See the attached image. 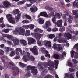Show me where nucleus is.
<instances>
[{"instance_id":"obj_19","label":"nucleus","mask_w":78,"mask_h":78,"mask_svg":"<svg viewBox=\"0 0 78 78\" xmlns=\"http://www.w3.org/2000/svg\"><path fill=\"white\" fill-rule=\"evenodd\" d=\"M27 2L28 1H29V2H30V4H27V7H30V6H31L32 5V4H33V3H36V0H26Z\"/></svg>"},{"instance_id":"obj_12","label":"nucleus","mask_w":78,"mask_h":78,"mask_svg":"<svg viewBox=\"0 0 78 78\" xmlns=\"http://www.w3.org/2000/svg\"><path fill=\"white\" fill-rule=\"evenodd\" d=\"M3 5L6 8H9V7L11 6V3L8 1H4L3 2Z\"/></svg>"},{"instance_id":"obj_32","label":"nucleus","mask_w":78,"mask_h":78,"mask_svg":"<svg viewBox=\"0 0 78 78\" xmlns=\"http://www.w3.org/2000/svg\"><path fill=\"white\" fill-rule=\"evenodd\" d=\"M25 36H28L30 35V31L28 30H26L25 33Z\"/></svg>"},{"instance_id":"obj_49","label":"nucleus","mask_w":78,"mask_h":78,"mask_svg":"<svg viewBox=\"0 0 78 78\" xmlns=\"http://www.w3.org/2000/svg\"><path fill=\"white\" fill-rule=\"evenodd\" d=\"M72 13H73V15L74 16L78 14V13H77V11L74 10H72Z\"/></svg>"},{"instance_id":"obj_27","label":"nucleus","mask_w":78,"mask_h":78,"mask_svg":"<svg viewBox=\"0 0 78 78\" xmlns=\"http://www.w3.org/2000/svg\"><path fill=\"white\" fill-rule=\"evenodd\" d=\"M68 21L69 23H71L72 22V20H73V17L71 15L69 16V18L68 19Z\"/></svg>"},{"instance_id":"obj_30","label":"nucleus","mask_w":78,"mask_h":78,"mask_svg":"<svg viewBox=\"0 0 78 78\" xmlns=\"http://www.w3.org/2000/svg\"><path fill=\"white\" fill-rule=\"evenodd\" d=\"M5 51L6 54H9V47L5 46Z\"/></svg>"},{"instance_id":"obj_7","label":"nucleus","mask_w":78,"mask_h":78,"mask_svg":"<svg viewBox=\"0 0 78 78\" xmlns=\"http://www.w3.org/2000/svg\"><path fill=\"white\" fill-rule=\"evenodd\" d=\"M54 14L53 12H51L49 14L48 16H49V17H51V16L54 17V16L57 19H60L61 18V15L59 13H55L54 15Z\"/></svg>"},{"instance_id":"obj_40","label":"nucleus","mask_w":78,"mask_h":78,"mask_svg":"<svg viewBox=\"0 0 78 78\" xmlns=\"http://www.w3.org/2000/svg\"><path fill=\"white\" fill-rule=\"evenodd\" d=\"M16 53H15V51H11L10 52V54L9 55L11 57H12V56H14V55H15Z\"/></svg>"},{"instance_id":"obj_20","label":"nucleus","mask_w":78,"mask_h":78,"mask_svg":"<svg viewBox=\"0 0 78 78\" xmlns=\"http://www.w3.org/2000/svg\"><path fill=\"white\" fill-rule=\"evenodd\" d=\"M56 23L58 27H62V20H58Z\"/></svg>"},{"instance_id":"obj_17","label":"nucleus","mask_w":78,"mask_h":78,"mask_svg":"<svg viewBox=\"0 0 78 78\" xmlns=\"http://www.w3.org/2000/svg\"><path fill=\"white\" fill-rule=\"evenodd\" d=\"M16 52H18V51H19V52H20L21 55H25L26 54V53H25V52L24 51H23V53L22 49H21L20 48H16Z\"/></svg>"},{"instance_id":"obj_8","label":"nucleus","mask_w":78,"mask_h":78,"mask_svg":"<svg viewBox=\"0 0 78 78\" xmlns=\"http://www.w3.org/2000/svg\"><path fill=\"white\" fill-rule=\"evenodd\" d=\"M53 48L56 51H61L62 49V47L60 44H56V43H54L53 44Z\"/></svg>"},{"instance_id":"obj_59","label":"nucleus","mask_w":78,"mask_h":78,"mask_svg":"<svg viewBox=\"0 0 78 78\" xmlns=\"http://www.w3.org/2000/svg\"><path fill=\"white\" fill-rule=\"evenodd\" d=\"M44 67L45 69H47L48 68V66H47V63H44Z\"/></svg>"},{"instance_id":"obj_2","label":"nucleus","mask_w":78,"mask_h":78,"mask_svg":"<svg viewBox=\"0 0 78 78\" xmlns=\"http://www.w3.org/2000/svg\"><path fill=\"white\" fill-rule=\"evenodd\" d=\"M27 70H32L31 72L33 73V75H37L38 73L37 70L36 69V67L34 66H31V65H29L27 67Z\"/></svg>"},{"instance_id":"obj_50","label":"nucleus","mask_w":78,"mask_h":78,"mask_svg":"<svg viewBox=\"0 0 78 78\" xmlns=\"http://www.w3.org/2000/svg\"><path fill=\"white\" fill-rule=\"evenodd\" d=\"M58 42H60V43H61L63 42H64L65 43L66 42V40H65L58 39Z\"/></svg>"},{"instance_id":"obj_58","label":"nucleus","mask_w":78,"mask_h":78,"mask_svg":"<svg viewBox=\"0 0 78 78\" xmlns=\"http://www.w3.org/2000/svg\"><path fill=\"white\" fill-rule=\"evenodd\" d=\"M4 51L2 49H0V55H3L4 53Z\"/></svg>"},{"instance_id":"obj_23","label":"nucleus","mask_w":78,"mask_h":78,"mask_svg":"<svg viewBox=\"0 0 78 78\" xmlns=\"http://www.w3.org/2000/svg\"><path fill=\"white\" fill-rule=\"evenodd\" d=\"M26 54L25 55H21L22 56H23V60L24 61H25V62H27L28 60H29V59H28V58L27 57V55H26Z\"/></svg>"},{"instance_id":"obj_55","label":"nucleus","mask_w":78,"mask_h":78,"mask_svg":"<svg viewBox=\"0 0 78 78\" xmlns=\"http://www.w3.org/2000/svg\"><path fill=\"white\" fill-rule=\"evenodd\" d=\"M29 58V59L31 61H34V57L32 56H30Z\"/></svg>"},{"instance_id":"obj_52","label":"nucleus","mask_w":78,"mask_h":78,"mask_svg":"<svg viewBox=\"0 0 78 78\" xmlns=\"http://www.w3.org/2000/svg\"><path fill=\"white\" fill-rule=\"evenodd\" d=\"M22 27L23 28H25V29H28V28H29V25H23L22 26Z\"/></svg>"},{"instance_id":"obj_9","label":"nucleus","mask_w":78,"mask_h":78,"mask_svg":"<svg viewBox=\"0 0 78 78\" xmlns=\"http://www.w3.org/2000/svg\"><path fill=\"white\" fill-rule=\"evenodd\" d=\"M15 31H16V32H19L20 34H21V35H25V30L23 29L22 27H20L19 28L18 30L16 29Z\"/></svg>"},{"instance_id":"obj_38","label":"nucleus","mask_w":78,"mask_h":78,"mask_svg":"<svg viewBox=\"0 0 78 78\" xmlns=\"http://www.w3.org/2000/svg\"><path fill=\"white\" fill-rule=\"evenodd\" d=\"M25 2V1L23 0L22 1H20L18 3L17 5H23L24 4Z\"/></svg>"},{"instance_id":"obj_63","label":"nucleus","mask_w":78,"mask_h":78,"mask_svg":"<svg viewBox=\"0 0 78 78\" xmlns=\"http://www.w3.org/2000/svg\"><path fill=\"white\" fill-rule=\"evenodd\" d=\"M27 55V57L28 58H29L31 56H30V54L29 53V52H27L26 53Z\"/></svg>"},{"instance_id":"obj_16","label":"nucleus","mask_w":78,"mask_h":78,"mask_svg":"<svg viewBox=\"0 0 78 78\" xmlns=\"http://www.w3.org/2000/svg\"><path fill=\"white\" fill-rule=\"evenodd\" d=\"M30 50L31 51L34 55H37L38 54V52H37V49L36 48H30Z\"/></svg>"},{"instance_id":"obj_21","label":"nucleus","mask_w":78,"mask_h":78,"mask_svg":"<svg viewBox=\"0 0 78 78\" xmlns=\"http://www.w3.org/2000/svg\"><path fill=\"white\" fill-rule=\"evenodd\" d=\"M40 16H43L44 17H48V15L46 12H40Z\"/></svg>"},{"instance_id":"obj_41","label":"nucleus","mask_w":78,"mask_h":78,"mask_svg":"<svg viewBox=\"0 0 78 78\" xmlns=\"http://www.w3.org/2000/svg\"><path fill=\"white\" fill-rule=\"evenodd\" d=\"M7 38L9 39H11L12 41L13 40V39H14V37L12 36L9 35H7Z\"/></svg>"},{"instance_id":"obj_35","label":"nucleus","mask_w":78,"mask_h":78,"mask_svg":"<svg viewBox=\"0 0 78 78\" xmlns=\"http://www.w3.org/2000/svg\"><path fill=\"white\" fill-rule=\"evenodd\" d=\"M59 31H61V32H63L65 31V27L63 26L62 27H60L59 29Z\"/></svg>"},{"instance_id":"obj_47","label":"nucleus","mask_w":78,"mask_h":78,"mask_svg":"<svg viewBox=\"0 0 78 78\" xmlns=\"http://www.w3.org/2000/svg\"><path fill=\"white\" fill-rule=\"evenodd\" d=\"M54 57L55 59H58L59 58V55L58 54H54Z\"/></svg>"},{"instance_id":"obj_53","label":"nucleus","mask_w":78,"mask_h":78,"mask_svg":"<svg viewBox=\"0 0 78 78\" xmlns=\"http://www.w3.org/2000/svg\"><path fill=\"white\" fill-rule=\"evenodd\" d=\"M78 57V51H76L75 52V56H74V58H77Z\"/></svg>"},{"instance_id":"obj_11","label":"nucleus","mask_w":78,"mask_h":78,"mask_svg":"<svg viewBox=\"0 0 78 78\" xmlns=\"http://www.w3.org/2000/svg\"><path fill=\"white\" fill-rule=\"evenodd\" d=\"M64 35V37H65L66 39H68V40H69L70 39H72V34H71L69 32H68V33L65 32Z\"/></svg>"},{"instance_id":"obj_25","label":"nucleus","mask_w":78,"mask_h":78,"mask_svg":"<svg viewBox=\"0 0 78 78\" xmlns=\"http://www.w3.org/2000/svg\"><path fill=\"white\" fill-rule=\"evenodd\" d=\"M12 41H13V42L15 45H17L19 44V40L18 39H13Z\"/></svg>"},{"instance_id":"obj_39","label":"nucleus","mask_w":78,"mask_h":78,"mask_svg":"<svg viewBox=\"0 0 78 78\" xmlns=\"http://www.w3.org/2000/svg\"><path fill=\"white\" fill-rule=\"evenodd\" d=\"M25 17L27 19H28V20H31V17L30 16L26 14L25 15Z\"/></svg>"},{"instance_id":"obj_42","label":"nucleus","mask_w":78,"mask_h":78,"mask_svg":"<svg viewBox=\"0 0 78 78\" xmlns=\"http://www.w3.org/2000/svg\"><path fill=\"white\" fill-rule=\"evenodd\" d=\"M38 68L39 69H40V70H43V66H42L41 64L38 63Z\"/></svg>"},{"instance_id":"obj_3","label":"nucleus","mask_w":78,"mask_h":78,"mask_svg":"<svg viewBox=\"0 0 78 78\" xmlns=\"http://www.w3.org/2000/svg\"><path fill=\"white\" fill-rule=\"evenodd\" d=\"M9 63L11 65V66H13V67H12V69L13 70H16V72L14 71L13 72V74L14 76H16L17 75H19V71H20V70L19 69V68L14 66V63H12L9 62Z\"/></svg>"},{"instance_id":"obj_60","label":"nucleus","mask_w":78,"mask_h":78,"mask_svg":"<svg viewBox=\"0 0 78 78\" xmlns=\"http://www.w3.org/2000/svg\"><path fill=\"white\" fill-rule=\"evenodd\" d=\"M68 64L69 66V67H72L73 66H72V63L71 62H68Z\"/></svg>"},{"instance_id":"obj_6","label":"nucleus","mask_w":78,"mask_h":78,"mask_svg":"<svg viewBox=\"0 0 78 78\" xmlns=\"http://www.w3.org/2000/svg\"><path fill=\"white\" fill-rule=\"evenodd\" d=\"M6 17L9 22L12 24H15V20L12 17V15L10 14H7L6 15Z\"/></svg>"},{"instance_id":"obj_62","label":"nucleus","mask_w":78,"mask_h":78,"mask_svg":"<svg viewBox=\"0 0 78 78\" xmlns=\"http://www.w3.org/2000/svg\"><path fill=\"white\" fill-rule=\"evenodd\" d=\"M25 76L27 77H30V76H31V75L30 74L29 72H27Z\"/></svg>"},{"instance_id":"obj_45","label":"nucleus","mask_w":78,"mask_h":78,"mask_svg":"<svg viewBox=\"0 0 78 78\" xmlns=\"http://www.w3.org/2000/svg\"><path fill=\"white\" fill-rule=\"evenodd\" d=\"M52 20L53 22L55 24H56V18L54 16V17H53L52 19Z\"/></svg>"},{"instance_id":"obj_54","label":"nucleus","mask_w":78,"mask_h":78,"mask_svg":"<svg viewBox=\"0 0 78 78\" xmlns=\"http://www.w3.org/2000/svg\"><path fill=\"white\" fill-rule=\"evenodd\" d=\"M63 18L65 20H66V21L68 20V18H67V17H66V15H63Z\"/></svg>"},{"instance_id":"obj_15","label":"nucleus","mask_w":78,"mask_h":78,"mask_svg":"<svg viewBox=\"0 0 78 78\" xmlns=\"http://www.w3.org/2000/svg\"><path fill=\"white\" fill-rule=\"evenodd\" d=\"M65 76L66 77H67V78H75L74 77L75 75L73 73H72L70 74L69 73H67L65 74Z\"/></svg>"},{"instance_id":"obj_57","label":"nucleus","mask_w":78,"mask_h":78,"mask_svg":"<svg viewBox=\"0 0 78 78\" xmlns=\"http://www.w3.org/2000/svg\"><path fill=\"white\" fill-rule=\"evenodd\" d=\"M45 53L46 54L45 55V56H46V57H47V56H48L49 58H50V55L48 54V52H46Z\"/></svg>"},{"instance_id":"obj_1","label":"nucleus","mask_w":78,"mask_h":78,"mask_svg":"<svg viewBox=\"0 0 78 78\" xmlns=\"http://www.w3.org/2000/svg\"><path fill=\"white\" fill-rule=\"evenodd\" d=\"M31 35H32V36H34V37L36 38V39L37 41V44H38L39 46L41 47V46H42L41 41H39V40L41 39L42 35L39 33H35L32 32L31 33Z\"/></svg>"},{"instance_id":"obj_10","label":"nucleus","mask_w":78,"mask_h":78,"mask_svg":"<svg viewBox=\"0 0 78 78\" xmlns=\"http://www.w3.org/2000/svg\"><path fill=\"white\" fill-rule=\"evenodd\" d=\"M0 59H1L2 61L4 62V68H9V62H5V59H3L2 57H0Z\"/></svg>"},{"instance_id":"obj_29","label":"nucleus","mask_w":78,"mask_h":78,"mask_svg":"<svg viewBox=\"0 0 78 78\" xmlns=\"http://www.w3.org/2000/svg\"><path fill=\"white\" fill-rule=\"evenodd\" d=\"M55 36L54 34H50L48 35V37L51 39H53L55 37Z\"/></svg>"},{"instance_id":"obj_48","label":"nucleus","mask_w":78,"mask_h":78,"mask_svg":"<svg viewBox=\"0 0 78 78\" xmlns=\"http://www.w3.org/2000/svg\"><path fill=\"white\" fill-rule=\"evenodd\" d=\"M35 31L36 32H37V31H39V32L40 33H42V32L43 31V30L39 28L36 29Z\"/></svg>"},{"instance_id":"obj_37","label":"nucleus","mask_w":78,"mask_h":78,"mask_svg":"<svg viewBox=\"0 0 78 78\" xmlns=\"http://www.w3.org/2000/svg\"><path fill=\"white\" fill-rule=\"evenodd\" d=\"M58 5L61 6H65V5H64V2L63 1H61L60 2L58 3Z\"/></svg>"},{"instance_id":"obj_14","label":"nucleus","mask_w":78,"mask_h":78,"mask_svg":"<svg viewBox=\"0 0 78 78\" xmlns=\"http://www.w3.org/2000/svg\"><path fill=\"white\" fill-rule=\"evenodd\" d=\"M44 43L46 47H51V42L49 41H44Z\"/></svg>"},{"instance_id":"obj_64","label":"nucleus","mask_w":78,"mask_h":78,"mask_svg":"<svg viewBox=\"0 0 78 78\" xmlns=\"http://www.w3.org/2000/svg\"><path fill=\"white\" fill-rule=\"evenodd\" d=\"M5 24L3 23L0 24V27H1V28H4V27H5Z\"/></svg>"},{"instance_id":"obj_61","label":"nucleus","mask_w":78,"mask_h":78,"mask_svg":"<svg viewBox=\"0 0 78 78\" xmlns=\"http://www.w3.org/2000/svg\"><path fill=\"white\" fill-rule=\"evenodd\" d=\"M72 61L74 62V63H75V64H77V63L78 62V61H77V60H76V59H72Z\"/></svg>"},{"instance_id":"obj_34","label":"nucleus","mask_w":78,"mask_h":78,"mask_svg":"<svg viewBox=\"0 0 78 78\" xmlns=\"http://www.w3.org/2000/svg\"><path fill=\"white\" fill-rule=\"evenodd\" d=\"M2 32H4L5 33H9V30L8 29H3L2 30Z\"/></svg>"},{"instance_id":"obj_26","label":"nucleus","mask_w":78,"mask_h":78,"mask_svg":"<svg viewBox=\"0 0 78 78\" xmlns=\"http://www.w3.org/2000/svg\"><path fill=\"white\" fill-rule=\"evenodd\" d=\"M20 42L21 43L23 44V45L24 46H25L27 45V41H26L23 40H20Z\"/></svg>"},{"instance_id":"obj_43","label":"nucleus","mask_w":78,"mask_h":78,"mask_svg":"<svg viewBox=\"0 0 78 78\" xmlns=\"http://www.w3.org/2000/svg\"><path fill=\"white\" fill-rule=\"evenodd\" d=\"M34 25L33 24H30L29 25V28H30V30H33L34 28Z\"/></svg>"},{"instance_id":"obj_56","label":"nucleus","mask_w":78,"mask_h":78,"mask_svg":"<svg viewBox=\"0 0 78 78\" xmlns=\"http://www.w3.org/2000/svg\"><path fill=\"white\" fill-rule=\"evenodd\" d=\"M52 31L53 32H55L56 31H58V29L56 27L54 28L52 30Z\"/></svg>"},{"instance_id":"obj_44","label":"nucleus","mask_w":78,"mask_h":78,"mask_svg":"<svg viewBox=\"0 0 78 78\" xmlns=\"http://www.w3.org/2000/svg\"><path fill=\"white\" fill-rule=\"evenodd\" d=\"M53 69H54V65H51L48 68V69L49 70H52Z\"/></svg>"},{"instance_id":"obj_18","label":"nucleus","mask_w":78,"mask_h":78,"mask_svg":"<svg viewBox=\"0 0 78 78\" xmlns=\"http://www.w3.org/2000/svg\"><path fill=\"white\" fill-rule=\"evenodd\" d=\"M51 25V23H50V22L49 21H48L45 23V25H43V27L44 28H48L49 26Z\"/></svg>"},{"instance_id":"obj_31","label":"nucleus","mask_w":78,"mask_h":78,"mask_svg":"<svg viewBox=\"0 0 78 78\" xmlns=\"http://www.w3.org/2000/svg\"><path fill=\"white\" fill-rule=\"evenodd\" d=\"M41 50L43 53H45L46 52H48V51L46 50V49L44 47L41 48Z\"/></svg>"},{"instance_id":"obj_33","label":"nucleus","mask_w":78,"mask_h":78,"mask_svg":"<svg viewBox=\"0 0 78 78\" xmlns=\"http://www.w3.org/2000/svg\"><path fill=\"white\" fill-rule=\"evenodd\" d=\"M73 6L75 7V6H76L77 8H78V2H76V1H75L73 2Z\"/></svg>"},{"instance_id":"obj_51","label":"nucleus","mask_w":78,"mask_h":78,"mask_svg":"<svg viewBox=\"0 0 78 78\" xmlns=\"http://www.w3.org/2000/svg\"><path fill=\"white\" fill-rule=\"evenodd\" d=\"M74 54H75V52L73 51H71V57L72 58H73V56H74Z\"/></svg>"},{"instance_id":"obj_13","label":"nucleus","mask_w":78,"mask_h":78,"mask_svg":"<svg viewBox=\"0 0 78 78\" xmlns=\"http://www.w3.org/2000/svg\"><path fill=\"white\" fill-rule=\"evenodd\" d=\"M35 39L32 38H30L28 40V44L31 45V44H35Z\"/></svg>"},{"instance_id":"obj_28","label":"nucleus","mask_w":78,"mask_h":78,"mask_svg":"<svg viewBox=\"0 0 78 78\" xmlns=\"http://www.w3.org/2000/svg\"><path fill=\"white\" fill-rule=\"evenodd\" d=\"M19 66L22 68H24L25 67L27 66V64H24L20 62H19Z\"/></svg>"},{"instance_id":"obj_4","label":"nucleus","mask_w":78,"mask_h":78,"mask_svg":"<svg viewBox=\"0 0 78 78\" xmlns=\"http://www.w3.org/2000/svg\"><path fill=\"white\" fill-rule=\"evenodd\" d=\"M20 11L19 9H17L15 10H14L13 12L14 14L16 15L17 14V16L15 17V21L16 22H18L19 20V18L21 16V13H20Z\"/></svg>"},{"instance_id":"obj_22","label":"nucleus","mask_w":78,"mask_h":78,"mask_svg":"<svg viewBox=\"0 0 78 78\" xmlns=\"http://www.w3.org/2000/svg\"><path fill=\"white\" fill-rule=\"evenodd\" d=\"M30 10L32 13H34L35 12H36L38 10V9L36 7L35 8L33 7H31L30 9Z\"/></svg>"},{"instance_id":"obj_5","label":"nucleus","mask_w":78,"mask_h":78,"mask_svg":"<svg viewBox=\"0 0 78 78\" xmlns=\"http://www.w3.org/2000/svg\"><path fill=\"white\" fill-rule=\"evenodd\" d=\"M55 62L54 64L53 61H51V60H48V61L47 66H54L55 65V69H57L58 68V66L59 64V60H55Z\"/></svg>"},{"instance_id":"obj_46","label":"nucleus","mask_w":78,"mask_h":78,"mask_svg":"<svg viewBox=\"0 0 78 78\" xmlns=\"http://www.w3.org/2000/svg\"><path fill=\"white\" fill-rule=\"evenodd\" d=\"M54 78V77H53V76L49 74L47 75H46V76H45L44 77V78Z\"/></svg>"},{"instance_id":"obj_36","label":"nucleus","mask_w":78,"mask_h":78,"mask_svg":"<svg viewBox=\"0 0 78 78\" xmlns=\"http://www.w3.org/2000/svg\"><path fill=\"white\" fill-rule=\"evenodd\" d=\"M45 8H46V9L48 11H51L53 10V9L52 7H50L48 6H46Z\"/></svg>"},{"instance_id":"obj_24","label":"nucleus","mask_w":78,"mask_h":78,"mask_svg":"<svg viewBox=\"0 0 78 78\" xmlns=\"http://www.w3.org/2000/svg\"><path fill=\"white\" fill-rule=\"evenodd\" d=\"M39 24L42 25V24H44V20L43 18H40L39 19Z\"/></svg>"}]
</instances>
